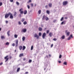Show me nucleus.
Returning a JSON list of instances; mask_svg holds the SVG:
<instances>
[{
	"mask_svg": "<svg viewBox=\"0 0 74 74\" xmlns=\"http://www.w3.org/2000/svg\"><path fill=\"white\" fill-rule=\"evenodd\" d=\"M53 44H52L51 45V48H52V47H53Z\"/></svg>",
	"mask_w": 74,
	"mask_h": 74,
	"instance_id": "nucleus-54",
	"label": "nucleus"
},
{
	"mask_svg": "<svg viewBox=\"0 0 74 74\" xmlns=\"http://www.w3.org/2000/svg\"><path fill=\"white\" fill-rule=\"evenodd\" d=\"M63 64H64V65H67V62H64L63 63Z\"/></svg>",
	"mask_w": 74,
	"mask_h": 74,
	"instance_id": "nucleus-34",
	"label": "nucleus"
},
{
	"mask_svg": "<svg viewBox=\"0 0 74 74\" xmlns=\"http://www.w3.org/2000/svg\"><path fill=\"white\" fill-rule=\"evenodd\" d=\"M62 58V55H60L59 56V58L60 59Z\"/></svg>",
	"mask_w": 74,
	"mask_h": 74,
	"instance_id": "nucleus-45",
	"label": "nucleus"
},
{
	"mask_svg": "<svg viewBox=\"0 0 74 74\" xmlns=\"http://www.w3.org/2000/svg\"><path fill=\"white\" fill-rule=\"evenodd\" d=\"M17 14V13L16 12H15L14 13V16L15 17H16V14Z\"/></svg>",
	"mask_w": 74,
	"mask_h": 74,
	"instance_id": "nucleus-12",
	"label": "nucleus"
},
{
	"mask_svg": "<svg viewBox=\"0 0 74 74\" xmlns=\"http://www.w3.org/2000/svg\"><path fill=\"white\" fill-rule=\"evenodd\" d=\"M37 36H38L37 34H34V37L35 38H36V37H37Z\"/></svg>",
	"mask_w": 74,
	"mask_h": 74,
	"instance_id": "nucleus-20",
	"label": "nucleus"
},
{
	"mask_svg": "<svg viewBox=\"0 0 74 74\" xmlns=\"http://www.w3.org/2000/svg\"><path fill=\"white\" fill-rule=\"evenodd\" d=\"M49 30H47V33H49Z\"/></svg>",
	"mask_w": 74,
	"mask_h": 74,
	"instance_id": "nucleus-57",
	"label": "nucleus"
},
{
	"mask_svg": "<svg viewBox=\"0 0 74 74\" xmlns=\"http://www.w3.org/2000/svg\"><path fill=\"white\" fill-rule=\"evenodd\" d=\"M71 38L70 37L67 38L68 40H71Z\"/></svg>",
	"mask_w": 74,
	"mask_h": 74,
	"instance_id": "nucleus-44",
	"label": "nucleus"
},
{
	"mask_svg": "<svg viewBox=\"0 0 74 74\" xmlns=\"http://www.w3.org/2000/svg\"><path fill=\"white\" fill-rule=\"evenodd\" d=\"M45 36H46V33H44L43 34V35L42 36V37L43 38H45Z\"/></svg>",
	"mask_w": 74,
	"mask_h": 74,
	"instance_id": "nucleus-9",
	"label": "nucleus"
},
{
	"mask_svg": "<svg viewBox=\"0 0 74 74\" xmlns=\"http://www.w3.org/2000/svg\"><path fill=\"white\" fill-rule=\"evenodd\" d=\"M7 57H8V56H6L5 57V59H6L5 61V62H7L9 59V58H7Z\"/></svg>",
	"mask_w": 74,
	"mask_h": 74,
	"instance_id": "nucleus-7",
	"label": "nucleus"
},
{
	"mask_svg": "<svg viewBox=\"0 0 74 74\" xmlns=\"http://www.w3.org/2000/svg\"><path fill=\"white\" fill-rule=\"evenodd\" d=\"M49 12H50L49 11V10L47 11V14H49Z\"/></svg>",
	"mask_w": 74,
	"mask_h": 74,
	"instance_id": "nucleus-32",
	"label": "nucleus"
},
{
	"mask_svg": "<svg viewBox=\"0 0 74 74\" xmlns=\"http://www.w3.org/2000/svg\"><path fill=\"white\" fill-rule=\"evenodd\" d=\"M1 38L2 40H3V39L4 40V39L5 38V36L3 35L1 36Z\"/></svg>",
	"mask_w": 74,
	"mask_h": 74,
	"instance_id": "nucleus-10",
	"label": "nucleus"
},
{
	"mask_svg": "<svg viewBox=\"0 0 74 74\" xmlns=\"http://www.w3.org/2000/svg\"><path fill=\"white\" fill-rule=\"evenodd\" d=\"M10 31H8L7 32V34L8 36H10Z\"/></svg>",
	"mask_w": 74,
	"mask_h": 74,
	"instance_id": "nucleus-11",
	"label": "nucleus"
},
{
	"mask_svg": "<svg viewBox=\"0 0 74 74\" xmlns=\"http://www.w3.org/2000/svg\"><path fill=\"white\" fill-rule=\"evenodd\" d=\"M28 73H29L27 72H25V74H28Z\"/></svg>",
	"mask_w": 74,
	"mask_h": 74,
	"instance_id": "nucleus-60",
	"label": "nucleus"
},
{
	"mask_svg": "<svg viewBox=\"0 0 74 74\" xmlns=\"http://www.w3.org/2000/svg\"><path fill=\"white\" fill-rule=\"evenodd\" d=\"M38 29L39 30V31H40V32H41V31H42V28L41 27H39L38 28Z\"/></svg>",
	"mask_w": 74,
	"mask_h": 74,
	"instance_id": "nucleus-13",
	"label": "nucleus"
},
{
	"mask_svg": "<svg viewBox=\"0 0 74 74\" xmlns=\"http://www.w3.org/2000/svg\"><path fill=\"white\" fill-rule=\"evenodd\" d=\"M49 57H51V55H50V54H49Z\"/></svg>",
	"mask_w": 74,
	"mask_h": 74,
	"instance_id": "nucleus-61",
	"label": "nucleus"
},
{
	"mask_svg": "<svg viewBox=\"0 0 74 74\" xmlns=\"http://www.w3.org/2000/svg\"><path fill=\"white\" fill-rule=\"evenodd\" d=\"M49 7H52V3H50L49 4Z\"/></svg>",
	"mask_w": 74,
	"mask_h": 74,
	"instance_id": "nucleus-23",
	"label": "nucleus"
},
{
	"mask_svg": "<svg viewBox=\"0 0 74 74\" xmlns=\"http://www.w3.org/2000/svg\"><path fill=\"white\" fill-rule=\"evenodd\" d=\"M31 7H33V3H32L31 4Z\"/></svg>",
	"mask_w": 74,
	"mask_h": 74,
	"instance_id": "nucleus-51",
	"label": "nucleus"
},
{
	"mask_svg": "<svg viewBox=\"0 0 74 74\" xmlns=\"http://www.w3.org/2000/svg\"><path fill=\"white\" fill-rule=\"evenodd\" d=\"M33 46H32L31 47V50H33Z\"/></svg>",
	"mask_w": 74,
	"mask_h": 74,
	"instance_id": "nucleus-37",
	"label": "nucleus"
},
{
	"mask_svg": "<svg viewBox=\"0 0 74 74\" xmlns=\"http://www.w3.org/2000/svg\"><path fill=\"white\" fill-rule=\"evenodd\" d=\"M46 17H47V16H45V15H44L43 16L42 20H44V19H45V18H46Z\"/></svg>",
	"mask_w": 74,
	"mask_h": 74,
	"instance_id": "nucleus-14",
	"label": "nucleus"
},
{
	"mask_svg": "<svg viewBox=\"0 0 74 74\" xmlns=\"http://www.w3.org/2000/svg\"><path fill=\"white\" fill-rule=\"evenodd\" d=\"M27 14V10H25L24 12V15H26V14Z\"/></svg>",
	"mask_w": 74,
	"mask_h": 74,
	"instance_id": "nucleus-21",
	"label": "nucleus"
},
{
	"mask_svg": "<svg viewBox=\"0 0 74 74\" xmlns=\"http://www.w3.org/2000/svg\"><path fill=\"white\" fill-rule=\"evenodd\" d=\"M22 10L23 9L22 8H21L19 10V11L20 12V13L21 14H20L18 15V16H19V17H21L22 16L21 14H23V11Z\"/></svg>",
	"mask_w": 74,
	"mask_h": 74,
	"instance_id": "nucleus-1",
	"label": "nucleus"
},
{
	"mask_svg": "<svg viewBox=\"0 0 74 74\" xmlns=\"http://www.w3.org/2000/svg\"><path fill=\"white\" fill-rule=\"evenodd\" d=\"M3 5V3L2 2H0V6H1Z\"/></svg>",
	"mask_w": 74,
	"mask_h": 74,
	"instance_id": "nucleus-42",
	"label": "nucleus"
},
{
	"mask_svg": "<svg viewBox=\"0 0 74 74\" xmlns=\"http://www.w3.org/2000/svg\"><path fill=\"white\" fill-rule=\"evenodd\" d=\"M58 62L59 63H61V61H58Z\"/></svg>",
	"mask_w": 74,
	"mask_h": 74,
	"instance_id": "nucleus-56",
	"label": "nucleus"
},
{
	"mask_svg": "<svg viewBox=\"0 0 74 74\" xmlns=\"http://www.w3.org/2000/svg\"><path fill=\"white\" fill-rule=\"evenodd\" d=\"M46 57H47V58H48V55H47V56H46Z\"/></svg>",
	"mask_w": 74,
	"mask_h": 74,
	"instance_id": "nucleus-64",
	"label": "nucleus"
},
{
	"mask_svg": "<svg viewBox=\"0 0 74 74\" xmlns=\"http://www.w3.org/2000/svg\"><path fill=\"white\" fill-rule=\"evenodd\" d=\"M18 24L19 25H21V22L20 21L18 22Z\"/></svg>",
	"mask_w": 74,
	"mask_h": 74,
	"instance_id": "nucleus-46",
	"label": "nucleus"
},
{
	"mask_svg": "<svg viewBox=\"0 0 74 74\" xmlns=\"http://www.w3.org/2000/svg\"><path fill=\"white\" fill-rule=\"evenodd\" d=\"M61 25H63V24H65V23H64V21H62L61 23Z\"/></svg>",
	"mask_w": 74,
	"mask_h": 74,
	"instance_id": "nucleus-38",
	"label": "nucleus"
},
{
	"mask_svg": "<svg viewBox=\"0 0 74 74\" xmlns=\"http://www.w3.org/2000/svg\"><path fill=\"white\" fill-rule=\"evenodd\" d=\"M14 37L15 38H16L18 37V35H17V34H15L14 35Z\"/></svg>",
	"mask_w": 74,
	"mask_h": 74,
	"instance_id": "nucleus-22",
	"label": "nucleus"
},
{
	"mask_svg": "<svg viewBox=\"0 0 74 74\" xmlns=\"http://www.w3.org/2000/svg\"><path fill=\"white\" fill-rule=\"evenodd\" d=\"M10 18L12 19L14 18V17L13 16V15H12V14L11 13V12H10Z\"/></svg>",
	"mask_w": 74,
	"mask_h": 74,
	"instance_id": "nucleus-4",
	"label": "nucleus"
},
{
	"mask_svg": "<svg viewBox=\"0 0 74 74\" xmlns=\"http://www.w3.org/2000/svg\"><path fill=\"white\" fill-rule=\"evenodd\" d=\"M39 36H41V32H39Z\"/></svg>",
	"mask_w": 74,
	"mask_h": 74,
	"instance_id": "nucleus-43",
	"label": "nucleus"
},
{
	"mask_svg": "<svg viewBox=\"0 0 74 74\" xmlns=\"http://www.w3.org/2000/svg\"><path fill=\"white\" fill-rule=\"evenodd\" d=\"M19 70H20V68H18L17 70V72H19Z\"/></svg>",
	"mask_w": 74,
	"mask_h": 74,
	"instance_id": "nucleus-25",
	"label": "nucleus"
},
{
	"mask_svg": "<svg viewBox=\"0 0 74 74\" xmlns=\"http://www.w3.org/2000/svg\"><path fill=\"white\" fill-rule=\"evenodd\" d=\"M12 45L13 47H15V43H13V44H12Z\"/></svg>",
	"mask_w": 74,
	"mask_h": 74,
	"instance_id": "nucleus-52",
	"label": "nucleus"
},
{
	"mask_svg": "<svg viewBox=\"0 0 74 74\" xmlns=\"http://www.w3.org/2000/svg\"><path fill=\"white\" fill-rule=\"evenodd\" d=\"M9 58H10V59H11V58H12V57L10 56V57Z\"/></svg>",
	"mask_w": 74,
	"mask_h": 74,
	"instance_id": "nucleus-62",
	"label": "nucleus"
},
{
	"mask_svg": "<svg viewBox=\"0 0 74 74\" xmlns=\"http://www.w3.org/2000/svg\"><path fill=\"white\" fill-rule=\"evenodd\" d=\"M68 31L66 30V31H65L66 33H68Z\"/></svg>",
	"mask_w": 74,
	"mask_h": 74,
	"instance_id": "nucleus-58",
	"label": "nucleus"
},
{
	"mask_svg": "<svg viewBox=\"0 0 74 74\" xmlns=\"http://www.w3.org/2000/svg\"><path fill=\"white\" fill-rule=\"evenodd\" d=\"M48 64H49V62H46L45 63V67L48 66Z\"/></svg>",
	"mask_w": 74,
	"mask_h": 74,
	"instance_id": "nucleus-3",
	"label": "nucleus"
},
{
	"mask_svg": "<svg viewBox=\"0 0 74 74\" xmlns=\"http://www.w3.org/2000/svg\"><path fill=\"white\" fill-rule=\"evenodd\" d=\"M16 4L17 5H19V3L18 2H16Z\"/></svg>",
	"mask_w": 74,
	"mask_h": 74,
	"instance_id": "nucleus-36",
	"label": "nucleus"
},
{
	"mask_svg": "<svg viewBox=\"0 0 74 74\" xmlns=\"http://www.w3.org/2000/svg\"><path fill=\"white\" fill-rule=\"evenodd\" d=\"M25 18H22L21 20V21L22 22H23L25 21Z\"/></svg>",
	"mask_w": 74,
	"mask_h": 74,
	"instance_id": "nucleus-24",
	"label": "nucleus"
},
{
	"mask_svg": "<svg viewBox=\"0 0 74 74\" xmlns=\"http://www.w3.org/2000/svg\"><path fill=\"white\" fill-rule=\"evenodd\" d=\"M45 19L46 21H48V20H49V18H48V17H47V16H46Z\"/></svg>",
	"mask_w": 74,
	"mask_h": 74,
	"instance_id": "nucleus-30",
	"label": "nucleus"
},
{
	"mask_svg": "<svg viewBox=\"0 0 74 74\" xmlns=\"http://www.w3.org/2000/svg\"><path fill=\"white\" fill-rule=\"evenodd\" d=\"M32 60H29V63H31L32 62Z\"/></svg>",
	"mask_w": 74,
	"mask_h": 74,
	"instance_id": "nucleus-41",
	"label": "nucleus"
},
{
	"mask_svg": "<svg viewBox=\"0 0 74 74\" xmlns=\"http://www.w3.org/2000/svg\"><path fill=\"white\" fill-rule=\"evenodd\" d=\"M65 38V36L64 35L62 36L61 37L62 39L63 40H64Z\"/></svg>",
	"mask_w": 74,
	"mask_h": 74,
	"instance_id": "nucleus-15",
	"label": "nucleus"
},
{
	"mask_svg": "<svg viewBox=\"0 0 74 74\" xmlns=\"http://www.w3.org/2000/svg\"><path fill=\"white\" fill-rule=\"evenodd\" d=\"M9 45V42H7L6 43L5 45Z\"/></svg>",
	"mask_w": 74,
	"mask_h": 74,
	"instance_id": "nucleus-35",
	"label": "nucleus"
},
{
	"mask_svg": "<svg viewBox=\"0 0 74 74\" xmlns=\"http://www.w3.org/2000/svg\"><path fill=\"white\" fill-rule=\"evenodd\" d=\"M25 49H26V47L24 46H23V47L22 50L23 51H24Z\"/></svg>",
	"mask_w": 74,
	"mask_h": 74,
	"instance_id": "nucleus-16",
	"label": "nucleus"
},
{
	"mask_svg": "<svg viewBox=\"0 0 74 74\" xmlns=\"http://www.w3.org/2000/svg\"><path fill=\"white\" fill-rule=\"evenodd\" d=\"M63 19H64V18L63 17H62L60 19L61 21H62L63 20Z\"/></svg>",
	"mask_w": 74,
	"mask_h": 74,
	"instance_id": "nucleus-33",
	"label": "nucleus"
},
{
	"mask_svg": "<svg viewBox=\"0 0 74 74\" xmlns=\"http://www.w3.org/2000/svg\"><path fill=\"white\" fill-rule=\"evenodd\" d=\"M46 8H48V5H46L45 6Z\"/></svg>",
	"mask_w": 74,
	"mask_h": 74,
	"instance_id": "nucleus-53",
	"label": "nucleus"
},
{
	"mask_svg": "<svg viewBox=\"0 0 74 74\" xmlns=\"http://www.w3.org/2000/svg\"><path fill=\"white\" fill-rule=\"evenodd\" d=\"M10 12L8 13V14H7L5 15V18H7L10 15Z\"/></svg>",
	"mask_w": 74,
	"mask_h": 74,
	"instance_id": "nucleus-2",
	"label": "nucleus"
},
{
	"mask_svg": "<svg viewBox=\"0 0 74 74\" xmlns=\"http://www.w3.org/2000/svg\"><path fill=\"white\" fill-rule=\"evenodd\" d=\"M36 38L37 39L38 38H39V36H37Z\"/></svg>",
	"mask_w": 74,
	"mask_h": 74,
	"instance_id": "nucleus-59",
	"label": "nucleus"
},
{
	"mask_svg": "<svg viewBox=\"0 0 74 74\" xmlns=\"http://www.w3.org/2000/svg\"><path fill=\"white\" fill-rule=\"evenodd\" d=\"M53 35V34H52V33L51 32L49 34V35L50 36V37H52Z\"/></svg>",
	"mask_w": 74,
	"mask_h": 74,
	"instance_id": "nucleus-19",
	"label": "nucleus"
},
{
	"mask_svg": "<svg viewBox=\"0 0 74 74\" xmlns=\"http://www.w3.org/2000/svg\"><path fill=\"white\" fill-rule=\"evenodd\" d=\"M23 23L24 25H26V24H27V22L26 21H25L23 22Z\"/></svg>",
	"mask_w": 74,
	"mask_h": 74,
	"instance_id": "nucleus-29",
	"label": "nucleus"
},
{
	"mask_svg": "<svg viewBox=\"0 0 74 74\" xmlns=\"http://www.w3.org/2000/svg\"><path fill=\"white\" fill-rule=\"evenodd\" d=\"M23 56V53H21L20 54L19 57H22V56Z\"/></svg>",
	"mask_w": 74,
	"mask_h": 74,
	"instance_id": "nucleus-18",
	"label": "nucleus"
},
{
	"mask_svg": "<svg viewBox=\"0 0 74 74\" xmlns=\"http://www.w3.org/2000/svg\"><path fill=\"white\" fill-rule=\"evenodd\" d=\"M32 2V0H29V1L28 2V3H30V2Z\"/></svg>",
	"mask_w": 74,
	"mask_h": 74,
	"instance_id": "nucleus-50",
	"label": "nucleus"
},
{
	"mask_svg": "<svg viewBox=\"0 0 74 74\" xmlns=\"http://www.w3.org/2000/svg\"><path fill=\"white\" fill-rule=\"evenodd\" d=\"M27 30L26 29H23L21 30V32H23V33H26V32Z\"/></svg>",
	"mask_w": 74,
	"mask_h": 74,
	"instance_id": "nucleus-8",
	"label": "nucleus"
},
{
	"mask_svg": "<svg viewBox=\"0 0 74 74\" xmlns=\"http://www.w3.org/2000/svg\"><path fill=\"white\" fill-rule=\"evenodd\" d=\"M69 37H70V38H71V37L72 38H73V35L72 34L70 35V36H69Z\"/></svg>",
	"mask_w": 74,
	"mask_h": 74,
	"instance_id": "nucleus-39",
	"label": "nucleus"
},
{
	"mask_svg": "<svg viewBox=\"0 0 74 74\" xmlns=\"http://www.w3.org/2000/svg\"><path fill=\"white\" fill-rule=\"evenodd\" d=\"M10 1L11 2H12L14 1V0H10Z\"/></svg>",
	"mask_w": 74,
	"mask_h": 74,
	"instance_id": "nucleus-47",
	"label": "nucleus"
},
{
	"mask_svg": "<svg viewBox=\"0 0 74 74\" xmlns=\"http://www.w3.org/2000/svg\"><path fill=\"white\" fill-rule=\"evenodd\" d=\"M23 60H26V59L25 58H24L23 59Z\"/></svg>",
	"mask_w": 74,
	"mask_h": 74,
	"instance_id": "nucleus-63",
	"label": "nucleus"
},
{
	"mask_svg": "<svg viewBox=\"0 0 74 74\" xmlns=\"http://www.w3.org/2000/svg\"><path fill=\"white\" fill-rule=\"evenodd\" d=\"M27 7L28 9H30V6L28 5H27Z\"/></svg>",
	"mask_w": 74,
	"mask_h": 74,
	"instance_id": "nucleus-40",
	"label": "nucleus"
},
{
	"mask_svg": "<svg viewBox=\"0 0 74 74\" xmlns=\"http://www.w3.org/2000/svg\"><path fill=\"white\" fill-rule=\"evenodd\" d=\"M19 48L20 50H21L22 49V46H19Z\"/></svg>",
	"mask_w": 74,
	"mask_h": 74,
	"instance_id": "nucleus-17",
	"label": "nucleus"
},
{
	"mask_svg": "<svg viewBox=\"0 0 74 74\" xmlns=\"http://www.w3.org/2000/svg\"><path fill=\"white\" fill-rule=\"evenodd\" d=\"M5 22H6V23L7 24V23H8V21H6Z\"/></svg>",
	"mask_w": 74,
	"mask_h": 74,
	"instance_id": "nucleus-55",
	"label": "nucleus"
},
{
	"mask_svg": "<svg viewBox=\"0 0 74 74\" xmlns=\"http://www.w3.org/2000/svg\"><path fill=\"white\" fill-rule=\"evenodd\" d=\"M57 21V20H54L53 21V22L54 23H55V22H56Z\"/></svg>",
	"mask_w": 74,
	"mask_h": 74,
	"instance_id": "nucleus-31",
	"label": "nucleus"
},
{
	"mask_svg": "<svg viewBox=\"0 0 74 74\" xmlns=\"http://www.w3.org/2000/svg\"><path fill=\"white\" fill-rule=\"evenodd\" d=\"M41 10H39L38 11V14H41Z\"/></svg>",
	"mask_w": 74,
	"mask_h": 74,
	"instance_id": "nucleus-26",
	"label": "nucleus"
},
{
	"mask_svg": "<svg viewBox=\"0 0 74 74\" xmlns=\"http://www.w3.org/2000/svg\"><path fill=\"white\" fill-rule=\"evenodd\" d=\"M16 47L18 46V39H16Z\"/></svg>",
	"mask_w": 74,
	"mask_h": 74,
	"instance_id": "nucleus-5",
	"label": "nucleus"
},
{
	"mask_svg": "<svg viewBox=\"0 0 74 74\" xmlns=\"http://www.w3.org/2000/svg\"><path fill=\"white\" fill-rule=\"evenodd\" d=\"M3 64V63L2 62L1 63H0V66H1V65H2V64Z\"/></svg>",
	"mask_w": 74,
	"mask_h": 74,
	"instance_id": "nucleus-49",
	"label": "nucleus"
},
{
	"mask_svg": "<svg viewBox=\"0 0 74 74\" xmlns=\"http://www.w3.org/2000/svg\"><path fill=\"white\" fill-rule=\"evenodd\" d=\"M69 34H70V32H69L67 33H66V35L68 36H69Z\"/></svg>",
	"mask_w": 74,
	"mask_h": 74,
	"instance_id": "nucleus-27",
	"label": "nucleus"
},
{
	"mask_svg": "<svg viewBox=\"0 0 74 74\" xmlns=\"http://www.w3.org/2000/svg\"><path fill=\"white\" fill-rule=\"evenodd\" d=\"M53 40L54 41H56V40H57V39H56V38H54L53 39Z\"/></svg>",
	"mask_w": 74,
	"mask_h": 74,
	"instance_id": "nucleus-48",
	"label": "nucleus"
},
{
	"mask_svg": "<svg viewBox=\"0 0 74 74\" xmlns=\"http://www.w3.org/2000/svg\"><path fill=\"white\" fill-rule=\"evenodd\" d=\"M25 37H23L22 38L23 41H25Z\"/></svg>",
	"mask_w": 74,
	"mask_h": 74,
	"instance_id": "nucleus-28",
	"label": "nucleus"
},
{
	"mask_svg": "<svg viewBox=\"0 0 74 74\" xmlns=\"http://www.w3.org/2000/svg\"><path fill=\"white\" fill-rule=\"evenodd\" d=\"M67 3H68V2L67 1H64L63 2V5H66L67 4Z\"/></svg>",
	"mask_w": 74,
	"mask_h": 74,
	"instance_id": "nucleus-6",
	"label": "nucleus"
}]
</instances>
